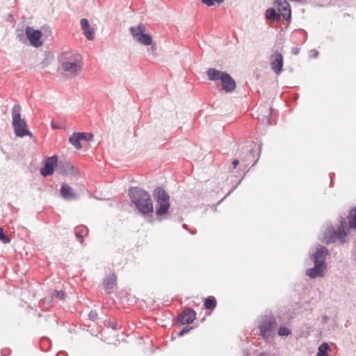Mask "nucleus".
<instances>
[{"label": "nucleus", "mask_w": 356, "mask_h": 356, "mask_svg": "<svg viewBox=\"0 0 356 356\" xmlns=\"http://www.w3.org/2000/svg\"><path fill=\"white\" fill-rule=\"evenodd\" d=\"M291 330L286 327H280L278 330L277 334L279 336H288L291 334Z\"/></svg>", "instance_id": "27"}, {"label": "nucleus", "mask_w": 356, "mask_h": 356, "mask_svg": "<svg viewBox=\"0 0 356 356\" xmlns=\"http://www.w3.org/2000/svg\"><path fill=\"white\" fill-rule=\"evenodd\" d=\"M267 123H268V124H270V122H269V118H268V120H267Z\"/></svg>", "instance_id": "37"}, {"label": "nucleus", "mask_w": 356, "mask_h": 356, "mask_svg": "<svg viewBox=\"0 0 356 356\" xmlns=\"http://www.w3.org/2000/svg\"><path fill=\"white\" fill-rule=\"evenodd\" d=\"M327 250L325 247H321L318 248L314 254L315 260L321 258L324 254H327Z\"/></svg>", "instance_id": "26"}, {"label": "nucleus", "mask_w": 356, "mask_h": 356, "mask_svg": "<svg viewBox=\"0 0 356 356\" xmlns=\"http://www.w3.org/2000/svg\"><path fill=\"white\" fill-rule=\"evenodd\" d=\"M330 348L327 343H322L318 348L317 356H328L327 350Z\"/></svg>", "instance_id": "25"}, {"label": "nucleus", "mask_w": 356, "mask_h": 356, "mask_svg": "<svg viewBox=\"0 0 356 356\" xmlns=\"http://www.w3.org/2000/svg\"><path fill=\"white\" fill-rule=\"evenodd\" d=\"M83 34L88 40H93L95 38V29L90 26L87 19H81L80 22Z\"/></svg>", "instance_id": "15"}, {"label": "nucleus", "mask_w": 356, "mask_h": 356, "mask_svg": "<svg viewBox=\"0 0 356 356\" xmlns=\"http://www.w3.org/2000/svg\"><path fill=\"white\" fill-rule=\"evenodd\" d=\"M94 135L89 132H74L69 138V143L75 149H81L85 143L92 142Z\"/></svg>", "instance_id": "7"}, {"label": "nucleus", "mask_w": 356, "mask_h": 356, "mask_svg": "<svg viewBox=\"0 0 356 356\" xmlns=\"http://www.w3.org/2000/svg\"><path fill=\"white\" fill-rule=\"evenodd\" d=\"M207 74L211 81H220L222 88L226 92H230L236 88L235 81L225 72L220 71L216 68H209Z\"/></svg>", "instance_id": "3"}, {"label": "nucleus", "mask_w": 356, "mask_h": 356, "mask_svg": "<svg viewBox=\"0 0 356 356\" xmlns=\"http://www.w3.org/2000/svg\"><path fill=\"white\" fill-rule=\"evenodd\" d=\"M60 193L62 196L67 200H74L78 197L74 189L67 184H63L62 185Z\"/></svg>", "instance_id": "19"}, {"label": "nucleus", "mask_w": 356, "mask_h": 356, "mask_svg": "<svg viewBox=\"0 0 356 356\" xmlns=\"http://www.w3.org/2000/svg\"><path fill=\"white\" fill-rule=\"evenodd\" d=\"M300 52V48L294 47L292 49V53L295 55L298 54Z\"/></svg>", "instance_id": "34"}, {"label": "nucleus", "mask_w": 356, "mask_h": 356, "mask_svg": "<svg viewBox=\"0 0 356 356\" xmlns=\"http://www.w3.org/2000/svg\"><path fill=\"white\" fill-rule=\"evenodd\" d=\"M57 162V157H48L44 166L40 170L41 175L44 177L52 175L55 167H58Z\"/></svg>", "instance_id": "13"}, {"label": "nucleus", "mask_w": 356, "mask_h": 356, "mask_svg": "<svg viewBox=\"0 0 356 356\" xmlns=\"http://www.w3.org/2000/svg\"><path fill=\"white\" fill-rule=\"evenodd\" d=\"M58 171L59 173L66 175H76L79 173L77 168L72 165L70 163H60L58 165Z\"/></svg>", "instance_id": "17"}, {"label": "nucleus", "mask_w": 356, "mask_h": 356, "mask_svg": "<svg viewBox=\"0 0 356 356\" xmlns=\"http://www.w3.org/2000/svg\"><path fill=\"white\" fill-rule=\"evenodd\" d=\"M56 296L59 298L61 300H63L65 297V293L63 291H56Z\"/></svg>", "instance_id": "32"}, {"label": "nucleus", "mask_w": 356, "mask_h": 356, "mask_svg": "<svg viewBox=\"0 0 356 356\" xmlns=\"http://www.w3.org/2000/svg\"><path fill=\"white\" fill-rule=\"evenodd\" d=\"M276 326V321L273 317L266 316L260 326V332L262 337L266 341H268L272 337V332L274 330Z\"/></svg>", "instance_id": "8"}, {"label": "nucleus", "mask_w": 356, "mask_h": 356, "mask_svg": "<svg viewBox=\"0 0 356 356\" xmlns=\"http://www.w3.org/2000/svg\"><path fill=\"white\" fill-rule=\"evenodd\" d=\"M25 33L32 46L40 47L43 44L41 31L28 26L26 29Z\"/></svg>", "instance_id": "10"}, {"label": "nucleus", "mask_w": 356, "mask_h": 356, "mask_svg": "<svg viewBox=\"0 0 356 356\" xmlns=\"http://www.w3.org/2000/svg\"><path fill=\"white\" fill-rule=\"evenodd\" d=\"M87 228L84 226L77 227L75 229V235L78 239V241L83 243L84 241L85 236L87 235Z\"/></svg>", "instance_id": "21"}, {"label": "nucleus", "mask_w": 356, "mask_h": 356, "mask_svg": "<svg viewBox=\"0 0 356 356\" xmlns=\"http://www.w3.org/2000/svg\"><path fill=\"white\" fill-rule=\"evenodd\" d=\"M225 0H202V2L208 6H212L217 3L218 4L222 3Z\"/></svg>", "instance_id": "29"}, {"label": "nucleus", "mask_w": 356, "mask_h": 356, "mask_svg": "<svg viewBox=\"0 0 356 356\" xmlns=\"http://www.w3.org/2000/svg\"><path fill=\"white\" fill-rule=\"evenodd\" d=\"M238 161L237 159H235L233 161L232 165H233L234 168H236V166L238 165Z\"/></svg>", "instance_id": "35"}, {"label": "nucleus", "mask_w": 356, "mask_h": 356, "mask_svg": "<svg viewBox=\"0 0 356 356\" xmlns=\"http://www.w3.org/2000/svg\"><path fill=\"white\" fill-rule=\"evenodd\" d=\"M129 196L140 213L143 214L152 213L153 203L147 192L141 188H132L129 190Z\"/></svg>", "instance_id": "2"}, {"label": "nucleus", "mask_w": 356, "mask_h": 356, "mask_svg": "<svg viewBox=\"0 0 356 356\" xmlns=\"http://www.w3.org/2000/svg\"><path fill=\"white\" fill-rule=\"evenodd\" d=\"M21 106L15 105L12 110L13 126L14 127L15 134L17 136L24 137L25 136H31L30 131L27 129V124L20 115Z\"/></svg>", "instance_id": "4"}, {"label": "nucleus", "mask_w": 356, "mask_h": 356, "mask_svg": "<svg viewBox=\"0 0 356 356\" xmlns=\"http://www.w3.org/2000/svg\"><path fill=\"white\" fill-rule=\"evenodd\" d=\"M154 195L156 202V215H165L168 213L170 206L169 195L161 187L154 190Z\"/></svg>", "instance_id": "5"}, {"label": "nucleus", "mask_w": 356, "mask_h": 356, "mask_svg": "<svg viewBox=\"0 0 356 356\" xmlns=\"http://www.w3.org/2000/svg\"><path fill=\"white\" fill-rule=\"evenodd\" d=\"M149 46H150V47L148 49V51H149V54L152 57H156L158 54H157V51H156V44L152 42V44H150Z\"/></svg>", "instance_id": "28"}, {"label": "nucleus", "mask_w": 356, "mask_h": 356, "mask_svg": "<svg viewBox=\"0 0 356 356\" xmlns=\"http://www.w3.org/2000/svg\"><path fill=\"white\" fill-rule=\"evenodd\" d=\"M117 285V277L114 273L108 275L103 281L104 289L108 292L111 291Z\"/></svg>", "instance_id": "18"}, {"label": "nucleus", "mask_w": 356, "mask_h": 356, "mask_svg": "<svg viewBox=\"0 0 356 356\" xmlns=\"http://www.w3.org/2000/svg\"><path fill=\"white\" fill-rule=\"evenodd\" d=\"M265 16L270 20L278 21L280 19V15L278 14L275 8H270L266 10Z\"/></svg>", "instance_id": "22"}, {"label": "nucleus", "mask_w": 356, "mask_h": 356, "mask_svg": "<svg viewBox=\"0 0 356 356\" xmlns=\"http://www.w3.org/2000/svg\"><path fill=\"white\" fill-rule=\"evenodd\" d=\"M274 4L286 20L291 19V8L286 0H276Z\"/></svg>", "instance_id": "12"}, {"label": "nucleus", "mask_w": 356, "mask_h": 356, "mask_svg": "<svg viewBox=\"0 0 356 356\" xmlns=\"http://www.w3.org/2000/svg\"><path fill=\"white\" fill-rule=\"evenodd\" d=\"M190 330V328H188V327H184L179 333H178V336L179 337H182L183 335H184L185 334L188 333Z\"/></svg>", "instance_id": "31"}, {"label": "nucleus", "mask_w": 356, "mask_h": 356, "mask_svg": "<svg viewBox=\"0 0 356 356\" xmlns=\"http://www.w3.org/2000/svg\"><path fill=\"white\" fill-rule=\"evenodd\" d=\"M318 54V52L316 49L311 50L310 53H309L310 56H312L314 58L317 57Z\"/></svg>", "instance_id": "33"}, {"label": "nucleus", "mask_w": 356, "mask_h": 356, "mask_svg": "<svg viewBox=\"0 0 356 356\" xmlns=\"http://www.w3.org/2000/svg\"><path fill=\"white\" fill-rule=\"evenodd\" d=\"M90 316L91 318H95L96 316V314H93L92 312H91L90 314Z\"/></svg>", "instance_id": "36"}, {"label": "nucleus", "mask_w": 356, "mask_h": 356, "mask_svg": "<svg viewBox=\"0 0 356 356\" xmlns=\"http://www.w3.org/2000/svg\"><path fill=\"white\" fill-rule=\"evenodd\" d=\"M314 263V267L308 269L306 272V275L311 278H315L318 276H323V267L324 266V261L323 260L316 259Z\"/></svg>", "instance_id": "16"}, {"label": "nucleus", "mask_w": 356, "mask_h": 356, "mask_svg": "<svg viewBox=\"0 0 356 356\" xmlns=\"http://www.w3.org/2000/svg\"><path fill=\"white\" fill-rule=\"evenodd\" d=\"M348 235L344 230L343 225L339 227L337 231L332 228H328L326 230L323 242L329 244L333 243L336 238H338L342 243L345 242V237Z\"/></svg>", "instance_id": "9"}, {"label": "nucleus", "mask_w": 356, "mask_h": 356, "mask_svg": "<svg viewBox=\"0 0 356 356\" xmlns=\"http://www.w3.org/2000/svg\"><path fill=\"white\" fill-rule=\"evenodd\" d=\"M204 305L207 309H214L216 307V300L213 296H209L205 299Z\"/></svg>", "instance_id": "23"}, {"label": "nucleus", "mask_w": 356, "mask_h": 356, "mask_svg": "<svg viewBox=\"0 0 356 356\" xmlns=\"http://www.w3.org/2000/svg\"><path fill=\"white\" fill-rule=\"evenodd\" d=\"M261 153V146L257 143H250L248 145H246L245 150L243 152V154L257 156H259Z\"/></svg>", "instance_id": "20"}, {"label": "nucleus", "mask_w": 356, "mask_h": 356, "mask_svg": "<svg viewBox=\"0 0 356 356\" xmlns=\"http://www.w3.org/2000/svg\"><path fill=\"white\" fill-rule=\"evenodd\" d=\"M349 226L351 228H356V208L352 209L348 216Z\"/></svg>", "instance_id": "24"}, {"label": "nucleus", "mask_w": 356, "mask_h": 356, "mask_svg": "<svg viewBox=\"0 0 356 356\" xmlns=\"http://www.w3.org/2000/svg\"><path fill=\"white\" fill-rule=\"evenodd\" d=\"M0 240L3 243H10V238L8 236H6L3 232V229L0 227Z\"/></svg>", "instance_id": "30"}, {"label": "nucleus", "mask_w": 356, "mask_h": 356, "mask_svg": "<svg viewBox=\"0 0 356 356\" xmlns=\"http://www.w3.org/2000/svg\"><path fill=\"white\" fill-rule=\"evenodd\" d=\"M129 31L133 39L136 42L144 46L152 44V38L150 35L146 33V26L143 24L140 23L136 26H131Z\"/></svg>", "instance_id": "6"}, {"label": "nucleus", "mask_w": 356, "mask_h": 356, "mask_svg": "<svg viewBox=\"0 0 356 356\" xmlns=\"http://www.w3.org/2000/svg\"><path fill=\"white\" fill-rule=\"evenodd\" d=\"M60 68L70 77H74L81 71V60L72 52H63L59 56Z\"/></svg>", "instance_id": "1"}, {"label": "nucleus", "mask_w": 356, "mask_h": 356, "mask_svg": "<svg viewBox=\"0 0 356 356\" xmlns=\"http://www.w3.org/2000/svg\"><path fill=\"white\" fill-rule=\"evenodd\" d=\"M195 312L190 308L185 309L178 316V321L181 325L190 324L195 319Z\"/></svg>", "instance_id": "14"}, {"label": "nucleus", "mask_w": 356, "mask_h": 356, "mask_svg": "<svg viewBox=\"0 0 356 356\" xmlns=\"http://www.w3.org/2000/svg\"><path fill=\"white\" fill-rule=\"evenodd\" d=\"M270 65L277 75L281 74L283 67V56L281 53L276 51L270 56Z\"/></svg>", "instance_id": "11"}]
</instances>
